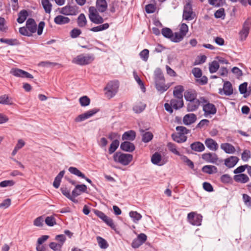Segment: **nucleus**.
<instances>
[{
	"label": "nucleus",
	"instance_id": "obj_61",
	"mask_svg": "<svg viewBox=\"0 0 251 251\" xmlns=\"http://www.w3.org/2000/svg\"><path fill=\"white\" fill-rule=\"evenodd\" d=\"M214 16L216 18L224 19L225 17V9L223 8H221L217 10L214 14Z\"/></svg>",
	"mask_w": 251,
	"mask_h": 251
},
{
	"label": "nucleus",
	"instance_id": "obj_11",
	"mask_svg": "<svg viewBox=\"0 0 251 251\" xmlns=\"http://www.w3.org/2000/svg\"><path fill=\"white\" fill-rule=\"evenodd\" d=\"M78 8L76 5L71 6L68 4L61 8L60 13L65 15H76L78 13Z\"/></svg>",
	"mask_w": 251,
	"mask_h": 251
},
{
	"label": "nucleus",
	"instance_id": "obj_47",
	"mask_svg": "<svg viewBox=\"0 0 251 251\" xmlns=\"http://www.w3.org/2000/svg\"><path fill=\"white\" fill-rule=\"evenodd\" d=\"M219 68V64L218 62L214 60L209 64V70L210 73H214L217 71Z\"/></svg>",
	"mask_w": 251,
	"mask_h": 251
},
{
	"label": "nucleus",
	"instance_id": "obj_59",
	"mask_svg": "<svg viewBox=\"0 0 251 251\" xmlns=\"http://www.w3.org/2000/svg\"><path fill=\"white\" fill-rule=\"evenodd\" d=\"M140 58L144 61H147L149 56V50L148 49H144L140 53Z\"/></svg>",
	"mask_w": 251,
	"mask_h": 251
},
{
	"label": "nucleus",
	"instance_id": "obj_2",
	"mask_svg": "<svg viewBox=\"0 0 251 251\" xmlns=\"http://www.w3.org/2000/svg\"><path fill=\"white\" fill-rule=\"evenodd\" d=\"M119 87V84L118 80L110 81L103 89L105 96L108 99L112 98L117 93Z\"/></svg>",
	"mask_w": 251,
	"mask_h": 251
},
{
	"label": "nucleus",
	"instance_id": "obj_37",
	"mask_svg": "<svg viewBox=\"0 0 251 251\" xmlns=\"http://www.w3.org/2000/svg\"><path fill=\"white\" fill-rule=\"evenodd\" d=\"M202 171L208 174H212L217 172V168L212 165H205L201 169Z\"/></svg>",
	"mask_w": 251,
	"mask_h": 251
},
{
	"label": "nucleus",
	"instance_id": "obj_39",
	"mask_svg": "<svg viewBox=\"0 0 251 251\" xmlns=\"http://www.w3.org/2000/svg\"><path fill=\"white\" fill-rule=\"evenodd\" d=\"M109 27V25L108 23H105L100 25H99L97 26L93 27L91 28H90L89 30L91 31L97 32L99 31H101L107 29Z\"/></svg>",
	"mask_w": 251,
	"mask_h": 251
},
{
	"label": "nucleus",
	"instance_id": "obj_21",
	"mask_svg": "<svg viewBox=\"0 0 251 251\" xmlns=\"http://www.w3.org/2000/svg\"><path fill=\"white\" fill-rule=\"evenodd\" d=\"M95 8L100 13L104 12L107 8V3L106 0H97Z\"/></svg>",
	"mask_w": 251,
	"mask_h": 251
},
{
	"label": "nucleus",
	"instance_id": "obj_62",
	"mask_svg": "<svg viewBox=\"0 0 251 251\" xmlns=\"http://www.w3.org/2000/svg\"><path fill=\"white\" fill-rule=\"evenodd\" d=\"M19 33L22 34V35L27 36V37H31L32 35H31V32H30L28 29L27 28L26 26H23L19 28Z\"/></svg>",
	"mask_w": 251,
	"mask_h": 251
},
{
	"label": "nucleus",
	"instance_id": "obj_51",
	"mask_svg": "<svg viewBox=\"0 0 251 251\" xmlns=\"http://www.w3.org/2000/svg\"><path fill=\"white\" fill-rule=\"evenodd\" d=\"M157 7L156 4L152 3H149L145 6V11L148 14L154 13L156 10Z\"/></svg>",
	"mask_w": 251,
	"mask_h": 251
},
{
	"label": "nucleus",
	"instance_id": "obj_10",
	"mask_svg": "<svg viewBox=\"0 0 251 251\" xmlns=\"http://www.w3.org/2000/svg\"><path fill=\"white\" fill-rule=\"evenodd\" d=\"M10 73L16 77L23 78H33V76L30 73L20 69L14 68H12Z\"/></svg>",
	"mask_w": 251,
	"mask_h": 251
},
{
	"label": "nucleus",
	"instance_id": "obj_49",
	"mask_svg": "<svg viewBox=\"0 0 251 251\" xmlns=\"http://www.w3.org/2000/svg\"><path fill=\"white\" fill-rule=\"evenodd\" d=\"M167 146L170 151H171L176 155L181 156V155L180 154L179 152L177 150L176 146L175 144L172 143L171 142H169L167 144Z\"/></svg>",
	"mask_w": 251,
	"mask_h": 251
},
{
	"label": "nucleus",
	"instance_id": "obj_13",
	"mask_svg": "<svg viewBox=\"0 0 251 251\" xmlns=\"http://www.w3.org/2000/svg\"><path fill=\"white\" fill-rule=\"evenodd\" d=\"M202 158L207 162L216 163L219 165V163L223 162L222 160H219V163H217L218 158L217 154L215 153H205L202 155Z\"/></svg>",
	"mask_w": 251,
	"mask_h": 251
},
{
	"label": "nucleus",
	"instance_id": "obj_33",
	"mask_svg": "<svg viewBox=\"0 0 251 251\" xmlns=\"http://www.w3.org/2000/svg\"><path fill=\"white\" fill-rule=\"evenodd\" d=\"M184 91V88L182 85H177L175 87L173 91L175 98L183 99L182 93Z\"/></svg>",
	"mask_w": 251,
	"mask_h": 251
},
{
	"label": "nucleus",
	"instance_id": "obj_43",
	"mask_svg": "<svg viewBox=\"0 0 251 251\" xmlns=\"http://www.w3.org/2000/svg\"><path fill=\"white\" fill-rule=\"evenodd\" d=\"M41 3L46 13L50 14L51 11V3L49 0H42Z\"/></svg>",
	"mask_w": 251,
	"mask_h": 251
},
{
	"label": "nucleus",
	"instance_id": "obj_5",
	"mask_svg": "<svg viewBox=\"0 0 251 251\" xmlns=\"http://www.w3.org/2000/svg\"><path fill=\"white\" fill-rule=\"evenodd\" d=\"M88 11L89 18L93 23L99 25L103 23L104 20L103 18L99 14V11L95 7H89Z\"/></svg>",
	"mask_w": 251,
	"mask_h": 251
},
{
	"label": "nucleus",
	"instance_id": "obj_18",
	"mask_svg": "<svg viewBox=\"0 0 251 251\" xmlns=\"http://www.w3.org/2000/svg\"><path fill=\"white\" fill-rule=\"evenodd\" d=\"M233 179L235 182L242 184L246 183L250 181L249 177L245 174L235 175L233 176Z\"/></svg>",
	"mask_w": 251,
	"mask_h": 251
},
{
	"label": "nucleus",
	"instance_id": "obj_52",
	"mask_svg": "<svg viewBox=\"0 0 251 251\" xmlns=\"http://www.w3.org/2000/svg\"><path fill=\"white\" fill-rule=\"evenodd\" d=\"M129 215L135 223H136L142 218V215L137 211H131L129 212Z\"/></svg>",
	"mask_w": 251,
	"mask_h": 251
},
{
	"label": "nucleus",
	"instance_id": "obj_23",
	"mask_svg": "<svg viewBox=\"0 0 251 251\" xmlns=\"http://www.w3.org/2000/svg\"><path fill=\"white\" fill-rule=\"evenodd\" d=\"M171 105L176 110L179 109L184 105L183 99L176 98L170 100Z\"/></svg>",
	"mask_w": 251,
	"mask_h": 251
},
{
	"label": "nucleus",
	"instance_id": "obj_6",
	"mask_svg": "<svg viewBox=\"0 0 251 251\" xmlns=\"http://www.w3.org/2000/svg\"><path fill=\"white\" fill-rule=\"evenodd\" d=\"M94 212L96 215L102 220L107 226H110L111 229L116 231V226L113 223V220L106 216L103 212L97 209H94Z\"/></svg>",
	"mask_w": 251,
	"mask_h": 251
},
{
	"label": "nucleus",
	"instance_id": "obj_46",
	"mask_svg": "<svg viewBox=\"0 0 251 251\" xmlns=\"http://www.w3.org/2000/svg\"><path fill=\"white\" fill-rule=\"evenodd\" d=\"M97 240L101 249H105L108 248L109 245L107 242L102 237L98 236L97 237Z\"/></svg>",
	"mask_w": 251,
	"mask_h": 251
},
{
	"label": "nucleus",
	"instance_id": "obj_28",
	"mask_svg": "<svg viewBox=\"0 0 251 251\" xmlns=\"http://www.w3.org/2000/svg\"><path fill=\"white\" fill-rule=\"evenodd\" d=\"M173 140L177 143H181L186 141L187 137L186 135H182L178 133H175L172 134Z\"/></svg>",
	"mask_w": 251,
	"mask_h": 251
},
{
	"label": "nucleus",
	"instance_id": "obj_64",
	"mask_svg": "<svg viewBox=\"0 0 251 251\" xmlns=\"http://www.w3.org/2000/svg\"><path fill=\"white\" fill-rule=\"evenodd\" d=\"M188 31V25L185 23L181 24L180 25L179 32H180L184 36H185L186 34L187 33Z\"/></svg>",
	"mask_w": 251,
	"mask_h": 251
},
{
	"label": "nucleus",
	"instance_id": "obj_58",
	"mask_svg": "<svg viewBox=\"0 0 251 251\" xmlns=\"http://www.w3.org/2000/svg\"><path fill=\"white\" fill-rule=\"evenodd\" d=\"M248 164L241 165L235 169L233 171V173L235 175L243 174V173L245 171V170L248 169Z\"/></svg>",
	"mask_w": 251,
	"mask_h": 251
},
{
	"label": "nucleus",
	"instance_id": "obj_63",
	"mask_svg": "<svg viewBox=\"0 0 251 251\" xmlns=\"http://www.w3.org/2000/svg\"><path fill=\"white\" fill-rule=\"evenodd\" d=\"M15 184L13 180H5L0 182V187H5L7 186H12Z\"/></svg>",
	"mask_w": 251,
	"mask_h": 251
},
{
	"label": "nucleus",
	"instance_id": "obj_17",
	"mask_svg": "<svg viewBox=\"0 0 251 251\" xmlns=\"http://www.w3.org/2000/svg\"><path fill=\"white\" fill-rule=\"evenodd\" d=\"M87 189L85 184H77L72 191V195L74 196H78L82 193H86Z\"/></svg>",
	"mask_w": 251,
	"mask_h": 251
},
{
	"label": "nucleus",
	"instance_id": "obj_24",
	"mask_svg": "<svg viewBox=\"0 0 251 251\" xmlns=\"http://www.w3.org/2000/svg\"><path fill=\"white\" fill-rule=\"evenodd\" d=\"M136 135V132L134 130H130L124 132L122 135V139L123 140L133 141L135 139Z\"/></svg>",
	"mask_w": 251,
	"mask_h": 251
},
{
	"label": "nucleus",
	"instance_id": "obj_60",
	"mask_svg": "<svg viewBox=\"0 0 251 251\" xmlns=\"http://www.w3.org/2000/svg\"><path fill=\"white\" fill-rule=\"evenodd\" d=\"M176 129L177 131V133L182 135H185L190 132V130L187 129L185 127L183 126H177L176 127Z\"/></svg>",
	"mask_w": 251,
	"mask_h": 251
},
{
	"label": "nucleus",
	"instance_id": "obj_55",
	"mask_svg": "<svg viewBox=\"0 0 251 251\" xmlns=\"http://www.w3.org/2000/svg\"><path fill=\"white\" fill-rule=\"evenodd\" d=\"M45 222L46 224L49 226H52L56 224L55 219L52 216L47 217Z\"/></svg>",
	"mask_w": 251,
	"mask_h": 251
},
{
	"label": "nucleus",
	"instance_id": "obj_25",
	"mask_svg": "<svg viewBox=\"0 0 251 251\" xmlns=\"http://www.w3.org/2000/svg\"><path fill=\"white\" fill-rule=\"evenodd\" d=\"M221 148L224 150L226 153L228 154L234 153L236 151L234 147L228 143L222 144L221 145Z\"/></svg>",
	"mask_w": 251,
	"mask_h": 251
},
{
	"label": "nucleus",
	"instance_id": "obj_9",
	"mask_svg": "<svg viewBox=\"0 0 251 251\" xmlns=\"http://www.w3.org/2000/svg\"><path fill=\"white\" fill-rule=\"evenodd\" d=\"M251 28V23L249 20H246L242 27V30L239 32L240 39L243 41L246 40L250 29Z\"/></svg>",
	"mask_w": 251,
	"mask_h": 251
},
{
	"label": "nucleus",
	"instance_id": "obj_35",
	"mask_svg": "<svg viewBox=\"0 0 251 251\" xmlns=\"http://www.w3.org/2000/svg\"><path fill=\"white\" fill-rule=\"evenodd\" d=\"M184 98L187 101L197 99V94L193 91H187L184 93Z\"/></svg>",
	"mask_w": 251,
	"mask_h": 251
},
{
	"label": "nucleus",
	"instance_id": "obj_34",
	"mask_svg": "<svg viewBox=\"0 0 251 251\" xmlns=\"http://www.w3.org/2000/svg\"><path fill=\"white\" fill-rule=\"evenodd\" d=\"M77 25L79 27H84L87 24V21L85 15L83 13H81L78 16L77 19Z\"/></svg>",
	"mask_w": 251,
	"mask_h": 251
},
{
	"label": "nucleus",
	"instance_id": "obj_20",
	"mask_svg": "<svg viewBox=\"0 0 251 251\" xmlns=\"http://www.w3.org/2000/svg\"><path fill=\"white\" fill-rule=\"evenodd\" d=\"M239 160V159L237 156H230L224 160L225 165L229 168H232L236 165Z\"/></svg>",
	"mask_w": 251,
	"mask_h": 251
},
{
	"label": "nucleus",
	"instance_id": "obj_42",
	"mask_svg": "<svg viewBox=\"0 0 251 251\" xmlns=\"http://www.w3.org/2000/svg\"><path fill=\"white\" fill-rule=\"evenodd\" d=\"M69 171L72 174L75 175L81 178H85V175L79 171L77 168L70 167L68 169Z\"/></svg>",
	"mask_w": 251,
	"mask_h": 251
},
{
	"label": "nucleus",
	"instance_id": "obj_48",
	"mask_svg": "<svg viewBox=\"0 0 251 251\" xmlns=\"http://www.w3.org/2000/svg\"><path fill=\"white\" fill-rule=\"evenodd\" d=\"M168 157L165 154L158 153V166H162L168 162Z\"/></svg>",
	"mask_w": 251,
	"mask_h": 251
},
{
	"label": "nucleus",
	"instance_id": "obj_40",
	"mask_svg": "<svg viewBox=\"0 0 251 251\" xmlns=\"http://www.w3.org/2000/svg\"><path fill=\"white\" fill-rule=\"evenodd\" d=\"M133 75L134 78L139 86L140 87V89L143 92H145L146 91V88L145 87V85L143 81L141 80V79L140 78V77L137 75L136 71H133Z\"/></svg>",
	"mask_w": 251,
	"mask_h": 251
},
{
	"label": "nucleus",
	"instance_id": "obj_3",
	"mask_svg": "<svg viewBox=\"0 0 251 251\" xmlns=\"http://www.w3.org/2000/svg\"><path fill=\"white\" fill-rule=\"evenodd\" d=\"M201 100L204 116L213 115L216 113L217 108L214 104L210 103L205 97H201Z\"/></svg>",
	"mask_w": 251,
	"mask_h": 251
},
{
	"label": "nucleus",
	"instance_id": "obj_14",
	"mask_svg": "<svg viewBox=\"0 0 251 251\" xmlns=\"http://www.w3.org/2000/svg\"><path fill=\"white\" fill-rule=\"evenodd\" d=\"M192 5L190 2H187L184 6L183 18L186 20H192L194 19Z\"/></svg>",
	"mask_w": 251,
	"mask_h": 251
},
{
	"label": "nucleus",
	"instance_id": "obj_12",
	"mask_svg": "<svg viewBox=\"0 0 251 251\" xmlns=\"http://www.w3.org/2000/svg\"><path fill=\"white\" fill-rule=\"evenodd\" d=\"M164 82L165 80L162 75V73L158 69V91L161 93L167 91L171 86L169 84H165Z\"/></svg>",
	"mask_w": 251,
	"mask_h": 251
},
{
	"label": "nucleus",
	"instance_id": "obj_44",
	"mask_svg": "<svg viewBox=\"0 0 251 251\" xmlns=\"http://www.w3.org/2000/svg\"><path fill=\"white\" fill-rule=\"evenodd\" d=\"M153 137V135L151 132H145L142 135V141L145 143H148L152 139Z\"/></svg>",
	"mask_w": 251,
	"mask_h": 251
},
{
	"label": "nucleus",
	"instance_id": "obj_56",
	"mask_svg": "<svg viewBox=\"0 0 251 251\" xmlns=\"http://www.w3.org/2000/svg\"><path fill=\"white\" fill-rule=\"evenodd\" d=\"M82 33L81 30L77 28H74L70 32V35L72 38L78 37Z\"/></svg>",
	"mask_w": 251,
	"mask_h": 251
},
{
	"label": "nucleus",
	"instance_id": "obj_26",
	"mask_svg": "<svg viewBox=\"0 0 251 251\" xmlns=\"http://www.w3.org/2000/svg\"><path fill=\"white\" fill-rule=\"evenodd\" d=\"M54 22L57 25H62L69 23L70 22V19L67 17L58 15L55 17Z\"/></svg>",
	"mask_w": 251,
	"mask_h": 251
},
{
	"label": "nucleus",
	"instance_id": "obj_27",
	"mask_svg": "<svg viewBox=\"0 0 251 251\" xmlns=\"http://www.w3.org/2000/svg\"><path fill=\"white\" fill-rule=\"evenodd\" d=\"M206 146L210 150L216 151L218 148V145L213 139L211 138L206 139L205 141Z\"/></svg>",
	"mask_w": 251,
	"mask_h": 251
},
{
	"label": "nucleus",
	"instance_id": "obj_41",
	"mask_svg": "<svg viewBox=\"0 0 251 251\" xmlns=\"http://www.w3.org/2000/svg\"><path fill=\"white\" fill-rule=\"evenodd\" d=\"M184 37L180 32H176L173 33L172 37H171L170 40L173 42L179 43L183 39Z\"/></svg>",
	"mask_w": 251,
	"mask_h": 251
},
{
	"label": "nucleus",
	"instance_id": "obj_1",
	"mask_svg": "<svg viewBox=\"0 0 251 251\" xmlns=\"http://www.w3.org/2000/svg\"><path fill=\"white\" fill-rule=\"evenodd\" d=\"M113 160L118 163L124 166H126L132 161L133 155L129 153H125L121 151H117L113 154Z\"/></svg>",
	"mask_w": 251,
	"mask_h": 251
},
{
	"label": "nucleus",
	"instance_id": "obj_36",
	"mask_svg": "<svg viewBox=\"0 0 251 251\" xmlns=\"http://www.w3.org/2000/svg\"><path fill=\"white\" fill-rule=\"evenodd\" d=\"M0 104L12 105L13 104V102L11 98L9 97L7 95L4 94L0 96Z\"/></svg>",
	"mask_w": 251,
	"mask_h": 251
},
{
	"label": "nucleus",
	"instance_id": "obj_8",
	"mask_svg": "<svg viewBox=\"0 0 251 251\" xmlns=\"http://www.w3.org/2000/svg\"><path fill=\"white\" fill-rule=\"evenodd\" d=\"M187 219L189 222L192 225L199 226L201 225L202 216L201 214L191 212L188 214Z\"/></svg>",
	"mask_w": 251,
	"mask_h": 251
},
{
	"label": "nucleus",
	"instance_id": "obj_31",
	"mask_svg": "<svg viewBox=\"0 0 251 251\" xmlns=\"http://www.w3.org/2000/svg\"><path fill=\"white\" fill-rule=\"evenodd\" d=\"M28 16V12L26 10L23 9L21 10L18 13V17L17 21L19 24L23 23Z\"/></svg>",
	"mask_w": 251,
	"mask_h": 251
},
{
	"label": "nucleus",
	"instance_id": "obj_19",
	"mask_svg": "<svg viewBox=\"0 0 251 251\" xmlns=\"http://www.w3.org/2000/svg\"><path fill=\"white\" fill-rule=\"evenodd\" d=\"M26 26L31 35L37 30V24L33 18H29L26 22Z\"/></svg>",
	"mask_w": 251,
	"mask_h": 251
},
{
	"label": "nucleus",
	"instance_id": "obj_32",
	"mask_svg": "<svg viewBox=\"0 0 251 251\" xmlns=\"http://www.w3.org/2000/svg\"><path fill=\"white\" fill-rule=\"evenodd\" d=\"M65 171L63 170L60 171L57 176L55 177L54 180L53 182V186L54 188L57 189L59 188L62 178L65 174Z\"/></svg>",
	"mask_w": 251,
	"mask_h": 251
},
{
	"label": "nucleus",
	"instance_id": "obj_38",
	"mask_svg": "<svg viewBox=\"0 0 251 251\" xmlns=\"http://www.w3.org/2000/svg\"><path fill=\"white\" fill-rule=\"evenodd\" d=\"M120 144L119 140H114L110 144V146L108 148V153L109 154L113 153L118 149Z\"/></svg>",
	"mask_w": 251,
	"mask_h": 251
},
{
	"label": "nucleus",
	"instance_id": "obj_7",
	"mask_svg": "<svg viewBox=\"0 0 251 251\" xmlns=\"http://www.w3.org/2000/svg\"><path fill=\"white\" fill-rule=\"evenodd\" d=\"M100 110V109L95 108L87 111L85 113L80 114L78 116H77L75 119V121L76 123H79L89 118L90 117L93 116L95 114L99 112Z\"/></svg>",
	"mask_w": 251,
	"mask_h": 251
},
{
	"label": "nucleus",
	"instance_id": "obj_22",
	"mask_svg": "<svg viewBox=\"0 0 251 251\" xmlns=\"http://www.w3.org/2000/svg\"><path fill=\"white\" fill-rule=\"evenodd\" d=\"M197 120V116L194 113H190L185 115L183 119V122L185 125H190L194 123Z\"/></svg>",
	"mask_w": 251,
	"mask_h": 251
},
{
	"label": "nucleus",
	"instance_id": "obj_53",
	"mask_svg": "<svg viewBox=\"0 0 251 251\" xmlns=\"http://www.w3.org/2000/svg\"><path fill=\"white\" fill-rule=\"evenodd\" d=\"M209 3L216 7H220L226 4V0H208Z\"/></svg>",
	"mask_w": 251,
	"mask_h": 251
},
{
	"label": "nucleus",
	"instance_id": "obj_50",
	"mask_svg": "<svg viewBox=\"0 0 251 251\" xmlns=\"http://www.w3.org/2000/svg\"><path fill=\"white\" fill-rule=\"evenodd\" d=\"M79 101L81 106L85 107L90 104V99L87 96H84L79 98Z\"/></svg>",
	"mask_w": 251,
	"mask_h": 251
},
{
	"label": "nucleus",
	"instance_id": "obj_30",
	"mask_svg": "<svg viewBox=\"0 0 251 251\" xmlns=\"http://www.w3.org/2000/svg\"><path fill=\"white\" fill-rule=\"evenodd\" d=\"M224 94L226 96H230L233 93V89L231 83L229 81H226L223 86Z\"/></svg>",
	"mask_w": 251,
	"mask_h": 251
},
{
	"label": "nucleus",
	"instance_id": "obj_15",
	"mask_svg": "<svg viewBox=\"0 0 251 251\" xmlns=\"http://www.w3.org/2000/svg\"><path fill=\"white\" fill-rule=\"evenodd\" d=\"M201 103V97L199 99L189 101L187 104V110L189 112L195 111L198 109Z\"/></svg>",
	"mask_w": 251,
	"mask_h": 251
},
{
	"label": "nucleus",
	"instance_id": "obj_54",
	"mask_svg": "<svg viewBox=\"0 0 251 251\" xmlns=\"http://www.w3.org/2000/svg\"><path fill=\"white\" fill-rule=\"evenodd\" d=\"M49 246L53 251H61L63 246L58 243L52 242L49 244Z\"/></svg>",
	"mask_w": 251,
	"mask_h": 251
},
{
	"label": "nucleus",
	"instance_id": "obj_16",
	"mask_svg": "<svg viewBox=\"0 0 251 251\" xmlns=\"http://www.w3.org/2000/svg\"><path fill=\"white\" fill-rule=\"evenodd\" d=\"M120 149L124 151L132 152L135 150V147L133 143L125 141L121 144Z\"/></svg>",
	"mask_w": 251,
	"mask_h": 251
},
{
	"label": "nucleus",
	"instance_id": "obj_4",
	"mask_svg": "<svg viewBox=\"0 0 251 251\" xmlns=\"http://www.w3.org/2000/svg\"><path fill=\"white\" fill-rule=\"evenodd\" d=\"M95 60V56L93 54H88L84 55L80 54L75 57L72 62L76 64L84 66L91 63Z\"/></svg>",
	"mask_w": 251,
	"mask_h": 251
},
{
	"label": "nucleus",
	"instance_id": "obj_57",
	"mask_svg": "<svg viewBox=\"0 0 251 251\" xmlns=\"http://www.w3.org/2000/svg\"><path fill=\"white\" fill-rule=\"evenodd\" d=\"M181 160L185 162L191 169H193L194 168V163L189 159L186 156L182 155H181Z\"/></svg>",
	"mask_w": 251,
	"mask_h": 251
},
{
	"label": "nucleus",
	"instance_id": "obj_45",
	"mask_svg": "<svg viewBox=\"0 0 251 251\" xmlns=\"http://www.w3.org/2000/svg\"><path fill=\"white\" fill-rule=\"evenodd\" d=\"M173 33L172 30L168 27H164L161 30V34L162 35L170 40H171V37H172Z\"/></svg>",
	"mask_w": 251,
	"mask_h": 251
},
{
	"label": "nucleus",
	"instance_id": "obj_29",
	"mask_svg": "<svg viewBox=\"0 0 251 251\" xmlns=\"http://www.w3.org/2000/svg\"><path fill=\"white\" fill-rule=\"evenodd\" d=\"M190 147L192 150L197 152H201L205 149L204 146L200 142H195L192 143Z\"/></svg>",
	"mask_w": 251,
	"mask_h": 251
}]
</instances>
